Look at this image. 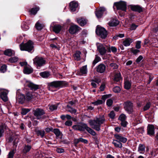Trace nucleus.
Returning a JSON list of instances; mask_svg holds the SVG:
<instances>
[{
    "instance_id": "nucleus-1",
    "label": "nucleus",
    "mask_w": 158,
    "mask_h": 158,
    "mask_svg": "<svg viewBox=\"0 0 158 158\" xmlns=\"http://www.w3.org/2000/svg\"><path fill=\"white\" fill-rule=\"evenodd\" d=\"M105 122V119L103 115L96 117L93 120H91L89 121V123L91 127L99 131L100 130L101 125Z\"/></svg>"
},
{
    "instance_id": "nucleus-2",
    "label": "nucleus",
    "mask_w": 158,
    "mask_h": 158,
    "mask_svg": "<svg viewBox=\"0 0 158 158\" xmlns=\"http://www.w3.org/2000/svg\"><path fill=\"white\" fill-rule=\"evenodd\" d=\"M20 47L21 51H27L29 52H30L31 51L33 52L34 51L33 43L30 40L29 41L25 44L22 43L20 45Z\"/></svg>"
},
{
    "instance_id": "nucleus-3",
    "label": "nucleus",
    "mask_w": 158,
    "mask_h": 158,
    "mask_svg": "<svg viewBox=\"0 0 158 158\" xmlns=\"http://www.w3.org/2000/svg\"><path fill=\"white\" fill-rule=\"evenodd\" d=\"M67 85V83L64 81H55L52 82L48 84L49 89L51 88H57L63 87Z\"/></svg>"
},
{
    "instance_id": "nucleus-4",
    "label": "nucleus",
    "mask_w": 158,
    "mask_h": 158,
    "mask_svg": "<svg viewBox=\"0 0 158 158\" xmlns=\"http://www.w3.org/2000/svg\"><path fill=\"white\" fill-rule=\"evenodd\" d=\"M34 64L37 66L38 69L45 64L46 61L45 59L41 57L36 56L33 59Z\"/></svg>"
},
{
    "instance_id": "nucleus-5",
    "label": "nucleus",
    "mask_w": 158,
    "mask_h": 158,
    "mask_svg": "<svg viewBox=\"0 0 158 158\" xmlns=\"http://www.w3.org/2000/svg\"><path fill=\"white\" fill-rule=\"evenodd\" d=\"M96 33L97 35L103 39L106 38L107 35L106 31L104 28L101 27H97Z\"/></svg>"
},
{
    "instance_id": "nucleus-6",
    "label": "nucleus",
    "mask_w": 158,
    "mask_h": 158,
    "mask_svg": "<svg viewBox=\"0 0 158 158\" xmlns=\"http://www.w3.org/2000/svg\"><path fill=\"white\" fill-rule=\"evenodd\" d=\"M33 114L37 119L42 118V116L45 114V112L43 109L38 108L33 110Z\"/></svg>"
},
{
    "instance_id": "nucleus-7",
    "label": "nucleus",
    "mask_w": 158,
    "mask_h": 158,
    "mask_svg": "<svg viewBox=\"0 0 158 158\" xmlns=\"http://www.w3.org/2000/svg\"><path fill=\"white\" fill-rule=\"evenodd\" d=\"M115 6L118 10H121L126 11V2H115L114 6Z\"/></svg>"
},
{
    "instance_id": "nucleus-8",
    "label": "nucleus",
    "mask_w": 158,
    "mask_h": 158,
    "mask_svg": "<svg viewBox=\"0 0 158 158\" xmlns=\"http://www.w3.org/2000/svg\"><path fill=\"white\" fill-rule=\"evenodd\" d=\"M0 97L3 101L6 102L8 100L7 94L8 91L6 89L0 88Z\"/></svg>"
},
{
    "instance_id": "nucleus-9",
    "label": "nucleus",
    "mask_w": 158,
    "mask_h": 158,
    "mask_svg": "<svg viewBox=\"0 0 158 158\" xmlns=\"http://www.w3.org/2000/svg\"><path fill=\"white\" fill-rule=\"evenodd\" d=\"M25 85L32 90H35L39 88V86L38 85L35 84L31 81H26Z\"/></svg>"
},
{
    "instance_id": "nucleus-10",
    "label": "nucleus",
    "mask_w": 158,
    "mask_h": 158,
    "mask_svg": "<svg viewBox=\"0 0 158 158\" xmlns=\"http://www.w3.org/2000/svg\"><path fill=\"white\" fill-rule=\"evenodd\" d=\"M124 108L127 112L130 114L131 113L133 110V105L132 103L130 102H127L125 103Z\"/></svg>"
},
{
    "instance_id": "nucleus-11",
    "label": "nucleus",
    "mask_w": 158,
    "mask_h": 158,
    "mask_svg": "<svg viewBox=\"0 0 158 158\" xmlns=\"http://www.w3.org/2000/svg\"><path fill=\"white\" fill-rule=\"evenodd\" d=\"M80 30V27L77 25H72L70 26L69 31V32L72 34H76Z\"/></svg>"
},
{
    "instance_id": "nucleus-12",
    "label": "nucleus",
    "mask_w": 158,
    "mask_h": 158,
    "mask_svg": "<svg viewBox=\"0 0 158 158\" xmlns=\"http://www.w3.org/2000/svg\"><path fill=\"white\" fill-rule=\"evenodd\" d=\"M97 49L101 55L104 54L106 50L105 47L101 44L98 43L97 44Z\"/></svg>"
},
{
    "instance_id": "nucleus-13",
    "label": "nucleus",
    "mask_w": 158,
    "mask_h": 158,
    "mask_svg": "<svg viewBox=\"0 0 158 158\" xmlns=\"http://www.w3.org/2000/svg\"><path fill=\"white\" fill-rule=\"evenodd\" d=\"M78 3L75 1L71 2L69 3V8L71 11H75L78 7Z\"/></svg>"
},
{
    "instance_id": "nucleus-14",
    "label": "nucleus",
    "mask_w": 158,
    "mask_h": 158,
    "mask_svg": "<svg viewBox=\"0 0 158 158\" xmlns=\"http://www.w3.org/2000/svg\"><path fill=\"white\" fill-rule=\"evenodd\" d=\"M37 94L34 92H28L26 93V99L28 101H30L35 97H36Z\"/></svg>"
},
{
    "instance_id": "nucleus-15",
    "label": "nucleus",
    "mask_w": 158,
    "mask_h": 158,
    "mask_svg": "<svg viewBox=\"0 0 158 158\" xmlns=\"http://www.w3.org/2000/svg\"><path fill=\"white\" fill-rule=\"evenodd\" d=\"M147 133L150 136L154 135V126L153 125H148L147 127Z\"/></svg>"
},
{
    "instance_id": "nucleus-16",
    "label": "nucleus",
    "mask_w": 158,
    "mask_h": 158,
    "mask_svg": "<svg viewBox=\"0 0 158 158\" xmlns=\"http://www.w3.org/2000/svg\"><path fill=\"white\" fill-rule=\"evenodd\" d=\"M16 98L19 100V102L21 103H22L26 99V97L23 94L20 93L19 90L17 92Z\"/></svg>"
},
{
    "instance_id": "nucleus-17",
    "label": "nucleus",
    "mask_w": 158,
    "mask_h": 158,
    "mask_svg": "<svg viewBox=\"0 0 158 158\" xmlns=\"http://www.w3.org/2000/svg\"><path fill=\"white\" fill-rule=\"evenodd\" d=\"M106 68L104 64H101L97 67V71L100 73H102L105 71Z\"/></svg>"
},
{
    "instance_id": "nucleus-18",
    "label": "nucleus",
    "mask_w": 158,
    "mask_h": 158,
    "mask_svg": "<svg viewBox=\"0 0 158 158\" xmlns=\"http://www.w3.org/2000/svg\"><path fill=\"white\" fill-rule=\"evenodd\" d=\"M131 9L133 11L140 13L143 11L142 8L138 5H131Z\"/></svg>"
},
{
    "instance_id": "nucleus-19",
    "label": "nucleus",
    "mask_w": 158,
    "mask_h": 158,
    "mask_svg": "<svg viewBox=\"0 0 158 158\" xmlns=\"http://www.w3.org/2000/svg\"><path fill=\"white\" fill-rule=\"evenodd\" d=\"M106 10L105 8L103 7L100 8L99 10H97L95 12V15L98 18H100L102 17L103 13Z\"/></svg>"
},
{
    "instance_id": "nucleus-20",
    "label": "nucleus",
    "mask_w": 158,
    "mask_h": 158,
    "mask_svg": "<svg viewBox=\"0 0 158 158\" xmlns=\"http://www.w3.org/2000/svg\"><path fill=\"white\" fill-rule=\"evenodd\" d=\"M87 65H84L80 68L79 75H86L87 73Z\"/></svg>"
},
{
    "instance_id": "nucleus-21",
    "label": "nucleus",
    "mask_w": 158,
    "mask_h": 158,
    "mask_svg": "<svg viewBox=\"0 0 158 158\" xmlns=\"http://www.w3.org/2000/svg\"><path fill=\"white\" fill-rule=\"evenodd\" d=\"M114 137L117 140H118L120 142L123 143H126L127 141V139L126 138L118 134L114 135Z\"/></svg>"
},
{
    "instance_id": "nucleus-22",
    "label": "nucleus",
    "mask_w": 158,
    "mask_h": 158,
    "mask_svg": "<svg viewBox=\"0 0 158 158\" xmlns=\"http://www.w3.org/2000/svg\"><path fill=\"white\" fill-rule=\"evenodd\" d=\"M23 72L25 74H29L33 72V69L30 66H26L24 67Z\"/></svg>"
},
{
    "instance_id": "nucleus-23",
    "label": "nucleus",
    "mask_w": 158,
    "mask_h": 158,
    "mask_svg": "<svg viewBox=\"0 0 158 158\" xmlns=\"http://www.w3.org/2000/svg\"><path fill=\"white\" fill-rule=\"evenodd\" d=\"M133 40L132 39L129 38L126 39L123 42V45L125 46H129L133 42Z\"/></svg>"
},
{
    "instance_id": "nucleus-24",
    "label": "nucleus",
    "mask_w": 158,
    "mask_h": 158,
    "mask_svg": "<svg viewBox=\"0 0 158 158\" xmlns=\"http://www.w3.org/2000/svg\"><path fill=\"white\" fill-rule=\"evenodd\" d=\"M119 24V21L116 19H111L109 23V25L113 27L117 26Z\"/></svg>"
},
{
    "instance_id": "nucleus-25",
    "label": "nucleus",
    "mask_w": 158,
    "mask_h": 158,
    "mask_svg": "<svg viewBox=\"0 0 158 158\" xmlns=\"http://www.w3.org/2000/svg\"><path fill=\"white\" fill-rule=\"evenodd\" d=\"M145 147L143 144H140L138 148V151L140 153H144L145 151Z\"/></svg>"
},
{
    "instance_id": "nucleus-26",
    "label": "nucleus",
    "mask_w": 158,
    "mask_h": 158,
    "mask_svg": "<svg viewBox=\"0 0 158 158\" xmlns=\"http://www.w3.org/2000/svg\"><path fill=\"white\" fill-rule=\"evenodd\" d=\"M112 143L116 147L120 148H121L122 147V143L117 139L114 140Z\"/></svg>"
},
{
    "instance_id": "nucleus-27",
    "label": "nucleus",
    "mask_w": 158,
    "mask_h": 158,
    "mask_svg": "<svg viewBox=\"0 0 158 158\" xmlns=\"http://www.w3.org/2000/svg\"><path fill=\"white\" fill-rule=\"evenodd\" d=\"M77 23L81 26H84L86 24L87 21L86 20L83 18H81L77 19Z\"/></svg>"
},
{
    "instance_id": "nucleus-28",
    "label": "nucleus",
    "mask_w": 158,
    "mask_h": 158,
    "mask_svg": "<svg viewBox=\"0 0 158 158\" xmlns=\"http://www.w3.org/2000/svg\"><path fill=\"white\" fill-rule=\"evenodd\" d=\"M81 53L79 51H76L73 55L74 58L75 60L77 61L80 60L81 59Z\"/></svg>"
},
{
    "instance_id": "nucleus-29",
    "label": "nucleus",
    "mask_w": 158,
    "mask_h": 158,
    "mask_svg": "<svg viewBox=\"0 0 158 158\" xmlns=\"http://www.w3.org/2000/svg\"><path fill=\"white\" fill-rule=\"evenodd\" d=\"M61 29V26L60 25H55L53 27V30L56 33H58Z\"/></svg>"
},
{
    "instance_id": "nucleus-30",
    "label": "nucleus",
    "mask_w": 158,
    "mask_h": 158,
    "mask_svg": "<svg viewBox=\"0 0 158 158\" xmlns=\"http://www.w3.org/2000/svg\"><path fill=\"white\" fill-rule=\"evenodd\" d=\"M121 79L120 73L118 72L116 73L114 75V81L118 82L120 81Z\"/></svg>"
},
{
    "instance_id": "nucleus-31",
    "label": "nucleus",
    "mask_w": 158,
    "mask_h": 158,
    "mask_svg": "<svg viewBox=\"0 0 158 158\" xmlns=\"http://www.w3.org/2000/svg\"><path fill=\"white\" fill-rule=\"evenodd\" d=\"M4 54L9 56H12L13 55H14L15 54V52L13 51H12L11 49H8L6 50L4 52Z\"/></svg>"
},
{
    "instance_id": "nucleus-32",
    "label": "nucleus",
    "mask_w": 158,
    "mask_h": 158,
    "mask_svg": "<svg viewBox=\"0 0 158 158\" xmlns=\"http://www.w3.org/2000/svg\"><path fill=\"white\" fill-rule=\"evenodd\" d=\"M67 110L72 114H75L76 113L77 111L76 109L71 107L69 105L67 106Z\"/></svg>"
},
{
    "instance_id": "nucleus-33",
    "label": "nucleus",
    "mask_w": 158,
    "mask_h": 158,
    "mask_svg": "<svg viewBox=\"0 0 158 158\" xmlns=\"http://www.w3.org/2000/svg\"><path fill=\"white\" fill-rule=\"evenodd\" d=\"M87 125L84 123H81L78 125V130L84 131L87 127Z\"/></svg>"
},
{
    "instance_id": "nucleus-34",
    "label": "nucleus",
    "mask_w": 158,
    "mask_h": 158,
    "mask_svg": "<svg viewBox=\"0 0 158 158\" xmlns=\"http://www.w3.org/2000/svg\"><path fill=\"white\" fill-rule=\"evenodd\" d=\"M40 75L43 78H47L50 75V73L49 72H44L41 73H40Z\"/></svg>"
},
{
    "instance_id": "nucleus-35",
    "label": "nucleus",
    "mask_w": 158,
    "mask_h": 158,
    "mask_svg": "<svg viewBox=\"0 0 158 158\" xmlns=\"http://www.w3.org/2000/svg\"><path fill=\"white\" fill-rule=\"evenodd\" d=\"M5 128L6 126L5 125L1 124L0 125V138L2 136Z\"/></svg>"
},
{
    "instance_id": "nucleus-36",
    "label": "nucleus",
    "mask_w": 158,
    "mask_h": 158,
    "mask_svg": "<svg viewBox=\"0 0 158 158\" xmlns=\"http://www.w3.org/2000/svg\"><path fill=\"white\" fill-rule=\"evenodd\" d=\"M131 83L128 81H126L124 82V88L127 89H129L131 88Z\"/></svg>"
},
{
    "instance_id": "nucleus-37",
    "label": "nucleus",
    "mask_w": 158,
    "mask_h": 158,
    "mask_svg": "<svg viewBox=\"0 0 158 158\" xmlns=\"http://www.w3.org/2000/svg\"><path fill=\"white\" fill-rule=\"evenodd\" d=\"M85 130L91 135L94 136L96 135L95 132L93 130L89 127L87 125Z\"/></svg>"
},
{
    "instance_id": "nucleus-38",
    "label": "nucleus",
    "mask_w": 158,
    "mask_h": 158,
    "mask_svg": "<svg viewBox=\"0 0 158 158\" xmlns=\"http://www.w3.org/2000/svg\"><path fill=\"white\" fill-rule=\"evenodd\" d=\"M31 148V147L29 145L25 146L23 150V152L24 153H26L28 152H29V151Z\"/></svg>"
},
{
    "instance_id": "nucleus-39",
    "label": "nucleus",
    "mask_w": 158,
    "mask_h": 158,
    "mask_svg": "<svg viewBox=\"0 0 158 158\" xmlns=\"http://www.w3.org/2000/svg\"><path fill=\"white\" fill-rule=\"evenodd\" d=\"M31 109H30L23 108L21 109V114L23 115H26L27 113L29 112Z\"/></svg>"
},
{
    "instance_id": "nucleus-40",
    "label": "nucleus",
    "mask_w": 158,
    "mask_h": 158,
    "mask_svg": "<svg viewBox=\"0 0 158 158\" xmlns=\"http://www.w3.org/2000/svg\"><path fill=\"white\" fill-rule=\"evenodd\" d=\"M35 132L38 135H40L42 138L44 137L45 133V132L44 130H38L35 131Z\"/></svg>"
},
{
    "instance_id": "nucleus-41",
    "label": "nucleus",
    "mask_w": 158,
    "mask_h": 158,
    "mask_svg": "<svg viewBox=\"0 0 158 158\" xmlns=\"http://www.w3.org/2000/svg\"><path fill=\"white\" fill-rule=\"evenodd\" d=\"M39 8L38 7L37 8H32L30 11L31 14L32 15H35L37 11L39 10Z\"/></svg>"
},
{
    "instance_id": "nucleus-42",
    "label": "nucleus",
    "mask_w": 158,
    "mask_h": 158,
    "mask_svg": "<svg viewBox=\"0 0 158 158\" xmlns=\"http://www.w3.org/2000/svg\"><path fill=\"white\" fill-rule=\"evenodd\" d=\"M35 27L38 30H41L44 27V25L40 24L38 22L36 23Z\"/></svg>"
},
{
    "instance_id": "nucleus-43",
    "label": "nucleus",
    "mask_w": 158,
    "mask_h": 158,
    "mask_svg": "<svg viewBox=\"0 0 158 158\" xmlns=\"http://www.w3.org/2000/svg\"><path fill=\"white\" fill-rule=\"evenodd\" d=\"M100 60L101 58L97 55H96L95 58L93 62V64L95 65L96 63L100 61Z\"/></svg>"
},
{
    "instance_id": "nucleus-44",
    "label": "nucleus",
    "mask_w": 158,
    "mask_h": 158,
    "mask_svg": "<svg viewBox=\"0 0 158 158\" xmlns=\"http://www.w3.org/2000/svg\"><path fill=\"white\" fill-rule=\"evenodd\" d=\"M18 60V59L16 57H14L10 58L9 59V61L11 63H15L17 62Z\"/></svg>"
},
{
    "instance_id": "nucleus-45",
    "label": "nucleus",
    "mask_w": 158,
    "mask_h": 158,
    "mask_svg": "<svg viewBox=\"0 0 158 158\" xmlns=\"http://www.w3.org/2000/svg\"><path fill=\"white\" fill-rule=\"evenodd\" d=\"M22 29L23 30L27 31L29 29V27L26 25L25 23H23L21 26Z\"/></svg>"
},
{
    "instance_id": "nucleus-46",
    "label": "nucleus",
    "mask_w": 158,
    "mask_h": 158,
    "mask_svg": "<svg viewBox=\"0 0 158 158\" xmlns=\"http://www.w3.org/2000/svg\"><path fill=\"white\" fill-rule=\"evenodd\" d=\"M53 132L57 137L59 136L61 134L60 131L59 129H54L53 130Z\"/></svg>"
},
{
    "instance_id": "nucleus-47",
    "label": "nucleus",
    "mask_w": 158,
    "mask_h": 158,
    "mask_svg": "<svg viewBox=\"0 0 158 158\" xmlns=\"http://www.w3.org/2000/svg\"><path fill=\"white\" fill-rule=\"evenodd\" d=\"M58 107L57 105H52L49 106V109L51 111L56 110Z\"/></svg>"
},
{
    "instance_id": "nucleus-48",
    "label": "nucleus",
    "mask_w": 158,
    "mask_h": 158,
    "mask_svg": "<svg viewBox=\"0 0 158 158\" xmlns=\"http://www.w3.org/2000/svg\"><path fill=\"white\" fill-rule=\"evenodd\" d=\"M103 102L101 100H98L97 101L92 102V104L95 105H98L102 104Z\"/></svg>"
},
{
    "instance_id": "nucleus-49",
    "label": "nucleus",
    "mask_w": 158,
    "mask_h": 158,
    "mask_svg": "<svg viewBox=\"0 0 158 158\" xmlns=\"http://www.w3.org/2000/svg\"><path fill=\"white\" fill-rule=\"evenodd\" d=\"M151 106V103L150 102L147 103L144 106L143 108V110L144 111H145L148 110Z\"/></svg>"
},
{
    "instance_id": "nucleus-50",
    "label": "nucleus",
    "mask_w": 158,
    "mask_h": 158,
    "mask_svg": "<svg viewBox=\"0 0 158 158\" xmlns=\"http://www.w3.org/2000/svg\"><path fill=\"white\" fill-rule=\"evenodd\" d=\"M113 90L115 93H118L120 91L121 89L119 87L117 86L114 88Z\"/></svg>"
},
{
    "instance_id": "nucleus-51",
    "label": "nucleus",
    "mask_w": 158,
    "mask_h": 158,
    "mask_svg": "<svg viewBox=\"0 0 158 158\" xmlns=\"http://www.w3.org/2000/svg\"><path fill=\"white\" fill-rule=\"evenodd\" d=\"M14 154V151H10L8 155L7 158H13Z\"/></svg>"
},
{
    "instance_id": "nucleus-52",
    "label": "nucleus",
    "mask_w": 158,
    "mask_h": 158,
    "mask_svg": "<svg viewBox=\"0 0 158 158\" xmlns=\"http://www.w3.org/2000/svg\"><path fill=\"white\" fill-rule=\"evenodd\" d=\"M126 116L124 114H121L119 117V119L121 121H125L126 119Z\"/></svg>"
},
{
    "instance_id": "nucleus-53",
    "label": "nucleus",
    "mask_w": 158,
    "mask_h": 158,
    "mask_svg": "<svg viewBox=\"0 0 158 158\" xmlns=\"http://www.w3.org/2000/svg\"><path fill=\"white\" fill-rule=\"evenodd\" d=\"M110 66L113 69H116L118 67V65L115 63H112L110 64Z\"/></svg>"
},
{
    "instance_id": "nucleus-54",
    "label": "nucleus",
    "mask_w": 158,
    "mask_h": 158,
    "mask_svg": "<svg viewBox=\"0 0 158 158\" xmlns=\"http://www.w3.org/2000/svg\"><path fill=\"white\" fill-rule=\"evenodd\" d=\"M108 115L112 119H114L115 116V114L114 111H111Z\"/></svg>"
},
{
    "instance_id": "nucleus-55",
    "label": "nucleus",
    "mask_w": 158,
    "mask_h": 158,
    "mask_svg": "<svg viewBox=\"0 0 158 158\" xmlns=\"http://www.w3.org/2000/svg\"><path fill=\"white\" fill-rule=\"evenodd\" d=\"M6 67L5 65H3L0 69V71L2 73H4L6 71Z\"/></svg>"
},
{
    "instance_id": "nucleus-56",
    "label": "nucleus",
    "mask_w": 158,
    "mask_h": 158,
    "mask_svg": "<svg viewBox=\"0 0 158 158\" xmlns=\"http://www.w3.org/2000/svg\"><path fill=\"white\" fill-rule=\"evenodd\" d=\"M141 41H137L136 43L135 47L137 49H139L141 48Z\"/></svg>"
},
{
    "instance_id": "nucleus-57",
    "label": "nucleus",
    "mask_w": 158,
    "mask_h": 158,
    "mask_svg": "<svg viewBox=\"0 0 158 158\" xmlns=\"http://www.w3.org/2000/svg\"><path fill=\"white\" fill-rule=\"evenodd\" d=\"M109 49L110 51H111L112 52L114 53H115L117 51L116 48L112 46L111 47H109Z\"/></svg>"
},
{
    "instance_id": "nucleus-58",
    "label": "nucleus",
    "mask_w": 158,
    "mask_h": 158,
    "mask_svg": "<svg viewBox=\"0 0 158 158\" xmlns=\"http://www.w3.org/2000/svg\"><path fill=\"white\" fill-rule=\"evenodd\" d=\"M113 103V101L111 99H109L106 101V104L108 106H110Z\"/></svg>"
},
{
    "instance_id": "nucleus-59",
    "label": "nucleus",
    "mask_w": 158,
    "mask_h": 158,
    "mask_svg": "<svg viewBox=\"0 0 158 158\" xmlns=\"http://www.w3.org/2000/svg\"><path fill=\"white\" fill-rule=\"evenodd\" d=\"M131 51L135 55L139 52V50L136 49L132 48L131 49Z\"/></svg>"
},
{
    "instance_id": "nucleus-60",
    "label": "nucleus",
    "mask_w": 158,
    "mask_h": 158,
    "mask_svg": "<svg viewBox=\"0 0 158 158\" xmlns=\"http://www.w3.org/2000/svg\"><path fill=\"white\" fill-rule=\"evenodd\" d=\"M72 124V122L70 120H68L65 123V125L66 126H70Z\"/></svg>"
},
{
    "instance_id": "nucleus-61",
    "label": "nucleus",
    "mask_w": 158,
    "mask_h": 158,
    "mask_svg": "<svg viewBox=\"0 0 158 158\" xmlns=\"http://www.w3.org/2000/svg\"><path fill=\"white\" fill-rule=\"evenodd\" d=\"M137 27L138 25H136L134 24H132L131 26L130 29L131 30H134Z\"/></svg>"
},
{
    "instance_id": "nucleus-62",
    "label": "nucleus",
    "mask_w": 158,
    "mask_h": 158,
    "mask_svg": "<svg viewBox=\"0 0 158 158\" xmlns=\"http://www.w3.org/2000/svg\"><path fill=\"white\" fill-rule=\"evenodd\" d=\"M80 142V138L78 139H74L73 141L74 143L76 146Z\"/></svg>"
},
{
    "instance_id": "nucleus-63",
    "label": "nucleus",
    "mask_w": 158,
    "mask_h": 158,
    "mask_svg": "<svg viewBox=\"0 0 158 158\" xmlns=\"http://www.w3.org/2000/svg\"><path fill=\"white\" fill-rule=\"evenodd\" d=\"M80 142H82L84 143L87 144L88 142V141L87 140L84 139L82 138H80Z\"/></svg>"
},
{
    "instance_id": "nucleus-64",
    "label": "nucleus",
    "mask_w": 158,
    "mask_h": 158,
    "mask_svg": "<svg viewBox=\"0 0 158 158\" xmlns=\"http://www.w3.org/2000/svg\"><path fill=\"white\" fill-rule=\"evenodd\" d=\"M143 59V57L142 56H139L137 59L136 62L139 63Z\"/></svg>"
}]
</instances>
